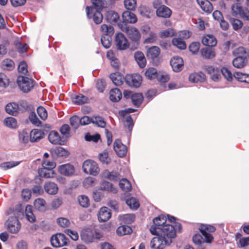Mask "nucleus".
Here are the masks:
<instances>
[{
    "instance_id": "1",
    "label": "nucleus",
    "mask_w": 249,
    "mask_h": 249,
    "mask_svg": "<svg viewBox=\"0 0 249 249\" xmlns=\"http://www.w3.org/2000/svg\"><path fill=\"white\" fill-rule=\"evenodd\" d=\"M198 230L200 234L196 233L193 236L192 240L194 244H201L202 242H205L207 244H211L213 240V235L210 233L216 230V228L212 225L201 224Z\"/></svg>"
},
{
    "instance_id": "2",
    "label": "nucleus",
    "mask_w": 249,
    "mask_h": 249,
    "mask_svg": "<svg viewBox=\"0 0 249 249\" xmlns=\"http://www.w3.org/2000/svg\"><path fill=\"white\" fill-rule=\"evenodd\" d=\"M182 228V225L180 223L175 222L174 225L168 223L162 226L161 229L158 228V231L155 235L164 237L171 243L173 239L176 237L177 232H180Z\"/></svg>"
},
{
    "instance_id": "3",
    "label": "nucleus",
    "mask_w": 249,
    "mask_h": 249,
    "mask_svg": "<svg viewBox=\"0 0 249 249\" xmlns=\"http://www.w3.org/2000/svg\"><path fill=\"white\" fill-rule=\"evenodd\" d=\"M122 30L125 33L128 38L130 40V49L134 51L139 47L141 38V35L138 29L134 27L124 26L121 27Z\"/></svg>"
},
{
    "instance_id": "4",
    "label": "nucleus",
    "mask_w": 249,
    "mask_h": 249,
    "mask_svg": "<svg viewBox=\"0 0 249 249\" xmlns=\"http://www.w3.org/2000/svg\"><path fill=\"white\" fill-rule=\"evenodd\" d=\"M102 237L101 233L95 229L87 228L83 230L81 233V238L86 243L92 242L96 239H100Z\"/></svg>"
},
{
    "instance_id": "5",
    "label": "nucleus",
    "mask_w": 249,
    "mask_h": 249,
    "mask_svg": "<svg viewBox=\"0 0 249 249\" xmlns=\"http://www.w3.org/2000/svg\"><path fill=\"white\" fill-rule=\"evenodd\" d=\"M17 83L20 89L24 93L30 91L34 86L33 79L22 75L18 77Z\"/></svg>"
},
{
    "instance_id": "6",
    "label": "nucleus",
    "mask_w": 249,
    "mask_h": 249,
    "mask_svg": "<svg viewBox=\"0 0 249 249\" xmlns=\"http://www.w3.org/2000/svg\"><path fill=\"white\" fill-rule=\"evenodd\" d=\"M7 229L11 233H17L21 229V224L16 216H10L5 222Z\"/></svg>"
},
{
    "instance_id": "7",
    "label": "nucleus",
    "mask_w": 249,
    "mask_h": 249,
    "mask_svg": "<svg viewBox=\"0 0 249 249\" xmlns=\"http://www.w3.org/2000/svg\"><path fill=\"white\" fill-rule=\"evenodd\" d=\"M82 167L83 171L88 174L96 176L99 172L97 163L91 160H85L83 163Z\"/></svg>"
},
{
    "instance_id": "8",
    "label": "nucleus",
    "mask_w": 249,
    "mask_h": 249,
    "mask_svg": "<svg viewBox=\"0 0 249 249\" xmlns=\"http://www.w3.org/2000/svg\"><path fill=\"white\" fill-rule=\"evenodd\" d=\"M171 243L164 237L157 235L153 237L150 242V247L152 249H163Z\"/></svg>"
},
{
    "instance_id": "9",
    "label": "nucleus",
    "mask_w": 249,
    "mask_h": 249,
    "mask_svg": "<svg viewBox=\"0 0 249 249\" xmlns=\"http://www.w3.org/2000/svg\"><path fill=\"white\" fill-rule=\"evenodd\" d=\"M232 15L233 16L239 15L244 20H249V10L243 8L238 4H234L231 6Z\"/></svg>"
},
{
    "instance_id": "10",
    "label": "nucleus",
    "mask_w": 249,
    "mask_h": 249,
    "mask_svg": "<svg viewBox=\"0 0 249 249\" xmlns=\"http://www.w3.org/2000/svg\"><path fill=\"white\" fill-rule=\"evenodd\" d=\"M153 225L150 228V232L152 235H156L158 231V228H162V227L167 225V218L163 215H160L153 219Z\"/></svg>"
},
{
    "instance_id": "11",
    "label": "nucleus",
    "mask_w": 249,
    "mask_h": 249,
    "mask_svg": "<svg viewBox=\"0 0 249 249\" xmlns=\"http://www.w3.org/2000/svg\"><path fill=\"white\" fill-rule=\"evenodd\" d=\"M126 84L132 88H138L142 81V76L139 74H127L124 78Z\"/></svg>"
},
{
    "instance_id": "12",
    "label": "nucleus",
    "mask_w": 249,
    "mask_h": 249,
    "mask_svg": "<svg viewBox=\"0 0 249 249\" xmlns=\"http://www.w3.org/2000/svg\"><path fill=\"white\" fill-rule=\"evenodd\" d=\"M115 43L116 48L119 50H124L127 49L130 44L129 43L127 38L122 33H117L115 35Z\"/></svg>"
},
{
    "instance_id": "13",
    "label": "nucleus",
    "mask_w": 249,
    "mask_h": 249,
    "mask_svg": "<svg viewBox=\"0 0 249 249\" xmlns=\"http://www.w3.org/2000/svg\"><path fill=\"white\" fill-rule=\"evenodd\" d=\"M68 239L62 233H56L51 238V245L55 248H59L67 245Z\"/></svg>"
},
{
    "instance_id": "14",
    "label": "nucleus",
    "mask_w": 249,
    "mask_h": 249,
    "mask_svg": "<svg viewBox=\"0 0 249 249\" xmlns=\"http://www.w3.org/2000/svg\"><path fill=\"white\" fill-rule=\"evenodd\" d=\"M153 6L157 9L156 14L157 16L164 18H168L171 16L172 11L168 7L165 5L159 6L158 1H154Z\"/></svg>"
},
{
    "instance_id": "15",
    "label": "nucleus",
    "mask_w": 249,
    "mask_h": 249,
    "mask_svg": "<svg viewBox=\"0 0 249 249\" xmlns=\"http://www.w3.org/2000/svg\"><path fill=\"white\" fill-rule=\"evenodd\" d=\"M113 149L117 156L123 158L126 156L127 148V147L123 144L120 139L115 140L113 143Z\"/></svg>"
},
{
    "instance_id": "16",
    "label": "nucleus",
    "mask_w": 249,
    "mask_h": 249,
    "mask_svg": "<svg viewBox=\"0 0 249 249\" xmlns=\"http://www.w3.org/2000/svg\"><path fill=\"white\" fill-rule=\"evenodd\" d=\"M170 65L174 71L179 72L183 68L184 62L181 57L175 56L171 59Z\"/></svg>"
},
{
    "instance_id": "17",
    "label": "nucleus",
    "mask_w": 249,
    "mask_h": 249,
    "mask_svg": "<svg viewBox=\"0 0 249 249\" xmlns=\"http://www.w3.org/2000/svg\"><path fill=\"white\" fill-rule=\"evenodd\" d=\"M203 69L211 75V78L213 81H216L219 80L220 77V71L218 68L211 65H204Z\"/></svg>"
},
{
    "instance_id": "18",
    "label": "nucleus",
    "mask_w": 249,
    "mask_h": 249,
    "mask_svg": "<svg viewBox=\"0 0 249 249\" xmlns=\"http://www.w3.org/2000/svg\"><path fill=\"white\" fill-rule=\"evenodd\" d=\"M86 12L88 17L89 18H93L95 23L98 24L102 22L103 16L101 11H94L93 13L90 10L89 6L86 7Z\"/></svg>"
},
{
    "instance_id": "19",
    "label": "nucleus",
    "mask_w": 249,
    "mask_h": 249,
    "mask_svg": "<svg viewBox=\"0 0 249 249\" xmlns=\"http://www.w3.org/2000/svg\"><path fill=\"white\" fill-rule=\"evenodd\" d=\"M58 171L61 175L69 177L73 175L75 169L72 165L67 163L60 165L58 167Z\"/></svg>"
},
{
    "instance_id": "20",
    "label": "nucleus",
    "mask_w": 249,
    "mask_h": 249,
    "mask_svg": "<svg viewBox=\"0 0 249 249\" xmlns=\"http://www.w3.org/2000/svg\"><path fill=\"white\" fill-rule=\"evenodd\" d=\"M111 216L110 210L107 207H102L98 213V218L100 222H105L107 221Z\"/></svg>"
},
{
    "instance_id": "21",
    "label": "nucleus",
    "mask_w": 249,
    "mask_h": 249,
    "mask_svg": "<svg viewBox=\"0 0 249 249\" xmlns=\"http://www.w3.org/2000/svg\"><path fill=\"white\" fill-rule=\"evenodd\" d=\"M44 131L41 129H34L30 134V141L32 142H37L43 138Z\"/></svg>"
},
{
    "instance_id": "22",
    "label": "nucleus",
    "mask_w": 249,
    "mask_h": 249,
    "mask_svg": "<svg viewBox=\"0 0 249 249\" xmlns=\"http://www.w3.org/2000/svg\"><path fill=\"white\" fill-rule=\"evenodd\" d=\"M6 112L12 116H17L19 113V106L18 104L11 102L7 104L5 107Z\"/></svg>"
},
{
    "instance_id": "23",
    "label": "nucleus",
    "mask_w": 249,
    "mask_h": 249,
    "mask_svg": "<svg viewBox=\"0 0 249 249\" xmlns=\"http://www.w3.org/2000/svg\"><path fill=\"white\" fill-rule=\"evenodd\" d=\"M160 50L158 46H152L149 48L147 50L146 56L148 58L154 61L157 59L160 54Z\"/></svg>"
},
{
    "instance_id": "24",
    "label": "nucleus",
    "mask_w": 249,
    "mask_h": 249,
    "mask_svg": "<svg viewBox=\"0 0 249 249\" xmlns=\"http://www.w3.org/2000/svg\"><path fill=\"white\" fill-rule=\"evenodd\" d=\"M189 80L192 83L203 82L206 80L205 74L200 71L199 72H194L190 74Z\"/></svg>"
},
{
    "instance_id": "25",
    "label": "nucleus",
    "mask_w": 249,
    "mask_h": 249,
    "mask_svg": "<svg viewBox=\"0 0 249 249\" xmlns=\"http://www.w3.org/2000/svg\"><path fill=\"white\" fill-rule=\"evenodd\" d=\"M109 77L113 83L116 86H121L124 82V75L120 72L112 73L109 75Z\"/></svg>"
},
{
    "instance_id": "26",
    "label": "nucleus",
    "mask_w": 249,
    "mask_h": 249,
    "mask_svg": "<svg viewBox=\"0 0 249 249\" xmlns=\"http://www.w3.org/2000/svg\"><path fill=\"white\" fill-rule=\"evenodd\" d=\"M48 140L50 142L54 144H63V141L61 140L59 133L55 131H52L49 134Z\"/></svg>"
},
{
    "instance_id": "27",
    "label": "nucleus",
    "mask_w": 249,
    "mask_h": 249,
    "mask_svg": "<svg viewBox=\"0 0 249 249\" xmlns=\"http://www.w3.org/2000/svg\"><path fill=\"white\" fill-rule=\"evenodd\" d=\"M196 1L203 11L207 13H211L213 11V6L209 0H196Z\"/></svg>"
},
{
    "instance_id": "28",
    "label": "nucleus",
    "mask_w": 249,
    "mask_h": 249,
    "mask_svg": "<svg viewBox=\"0 0 249 249\" xmlns=\"http://www.w3.org/2000/svg\"><path fill=\"white\" fill-rule=\"evenodd\" d=\"M202 43L205 46H214L217 44V40L213 35H205L202 38Z\"/></svg>"
},
{
    "instance_id": "29",
    "label": "nucleus",
    "mask_w": 249,
    "mask_h": 249,
    "mask_svg": "<svg viewBox=\"0 0 249 249\" xmlns=\"http://www.w3.org/2000/svg\"><path fill=\"white\" fill-rule=\"evenodd\" d=\"M122 18L125 23H135L137 21L136 16L133 13L126 11L123 12Z\"/></svg>"
},
{
    "instance_id": "30",
    "label": "nucleus",
    "mask_w": 249,
    "mask_h": 249,
    "mask_svg": "<svg viewBox=\"0 0 249 249\" xmlns=\"http://www.w3.org/2000/svg\"><path fill=\"white\" fill-rule=\"evenodd\" d=\"M38 173L40 177L46 178H53L55 174L53 170L44 167L39 169Z\"/></svg>"
},
{
    "instance_id": "31",
    "label": "nucleus",
    "mask_w": 249,
    "mask_h": 249,
    "mask_svg": "<svg viewBox=\"0 0 249 249\" xmlns=\"http://www.w3.org/2000/svg\"><path fill=\"white\" fill-rule=\"evenodd\" d=\"M134 58L140 67L143 68L146 64V60L144 54L141 51H137L134 53Z\"/></svg>"
},
{
    "instance_id": "32",
    "label": "nucleus",
    "mask_w": 249,
    "mask_h": 249,
    "mask_svg": "<svg viewBox=\"0 0 249 249\" xmlns=\"http://www.w3.org/2000/svg\"><path fill=\"white\" fill-rule=\"evenodd\" d=\"M122 97V93L118 88L112 89L109 92V99L114 102L119 101Z\"/></svg>"
},
{
    "instance_id": "33",
    "label": "nucleus",
    "mask_w": 249,
    "mask_h": 249,
    "mask_svg": "<svg viewBox=\"0 0 249 249\" xmlns=\"http://www.w3.org/2000/svg\"><path fill=\"white\" fill-rule=\"evenodd\" d=\"M44 189L48 194L54 195L57 193L58 188L55 183L48 181L45 184Z\"/></svg>"
},
{
    "instance_id": "34",
    "label": "nucleus",
    "mask_w": 249,
    "mask_h": 249,
    "mask_svg": "<svg viewBox=\"0 0 249 249\" xmlns=\"http://www.w3.org/2000/svg\"><path fill=\"white\" fill-rule=\"evenodd\" d=\"M200 52L202 56L208 59H212L215 56L214 49L212 47H205L202 48Z\"/></svg>"
},
{
    "instance_id": "35",
    "label": "nucleus",
    "mask_w": 249,
    "mask_h": 249,
    "mask_svg": "<svg viewBox=\"0 0 249 249\" xmlns=\"http://www.w3.org/2000/svg\"><path fill=\"white\" fill-rule=\"evenodd\" d=\"M72 100L74 104L78 105H82L88 103L89 101L87 97L80 93L74 95L72 97Z\"/></svg>"
},
{
    "instance_id": "36",
    "label": "nucleus",
    "mask_w": 249,
    "mask_h": 249,
    "mask_svg": "<svg viewBox=\"0 0 249 249\" xmlns=\"http://www.w3.org/2000/svg\"><path fill=\"white\" fill-rule=\"evenodd\" d=\"M92 6H90V10L92 13L94 11H102L105 7V2L103 0H91Z\"/></svg>"
},
{
    "instance_id": "37",
    "label": "nucleus",
    "mask_w": 249,
    "mask_h": 249,
    "mask_svg": "<svg viewBox=\"0 0 249 249\" xmlns=\"http://www.w3.org/2000/svg\"><path fill=\"white\" fill-rule=\"evenodd\" d=\"M247 57L242 56L236 57L232 61V64L234 67L237 68H242L247 64Z\"/></svg>"
},
{
    "instance_id": "38",
    "label": "nucleus",
    "mask_w": 249,
    "mask_h": 249,
    "mask_svg": "<svg viewBox=\"0 0 249 249\" xmlns=\"http://www.w3.org/2000/svg\"><path fill=\"white\" fill-rule=\"evenodd\" d=\"M107 20L110 23H116L120 19L119 14L114 11H109L107 13Z\"/></svg>"
},
{
    "instance_id": "39",
    "label": "nucleus",
    "mask_w": 249,
    "mask_h": 249,
    "mask_svg": "<svg viewBox=\"0 0 249 249\" xmlns=\"http://www.w3.org/2000/svg\"><path fill=\"white\" fill-rule=\"evenodd\" d=\"M103 174L105 178L114 181H117L120 177V174L117 171L109 172L108 170H105Z\"/></svg>"
},
{
    "instance_id": "40",
    "label": "nucleus",
    "mask_w": 249,
    "mask_h": 249,
    "mask_svg": "<svg viewBox=\"0 0 249 249\" xmlns=\"http://www.w3.org/2000/svg\"><path fill=\"white\" fill-rule=\"evenodd\" d=\"M35 208L39 211H44L46 208L45 200L41 198H38L35 200L34 202Z\"/></svg>"
},
{
    "instance_id": "41",
    "label": "nucleus",
    "mask_w": 249,
    "mask_h": 249,
    "mask_svg": "<svg viewBox=\"0 0 249 249\" xmlns=\"http://www.w3.org/2000/svg\"><path fill=\"white\" fill-rule=\"evenodd\" d=\"M120 187L125 192H129L132 189V185L130 181L126 178H122L119 182Z\"/></svg>"
},
{
    "instance_id": "42",
    "label": "nucleus",
    "mask_w": 249,
    "mask_h": 249,
    "mask_svg": "<svg viewBox=\"0 0 249 249\" xmlns=\"http://www.w3.org/2000/svg\"><path fill=\"white\" fill-rule=\"evenodd\" d=\"M132 231V230L131 228L127 225L121 226L119 227L116 230L117 233L119 236L129 234L131 233Z\"/></svg>"
},
{
    "instance_id": "43",
    "label": "nucleus",
    "mask_w": 249,
    "mask_h": 249,
    "mask_svg": "<svg viewBox=\"0 0 249 249\" xmlns=\"http://www.w3.org/2000/svg\"><path fill=\"white\" fill-rule=\"evenodd\" d=\"M143 100V97L142 93H135L131 96V101L133 104L137 107L140 106Z\"/></svg>"
},
{
    "instance_id": "44",
    "label": "nucleus",
    "mask_w": 249,
    "mask_h": 249,
    "mask_svg": "<svg viewBox=\"0 0 249 249\" xmlns=\"http://www.w3.org/2000/svg\"><path fill=\"white\" fill-rule=\"evenodd\" d=\"M25 214L27 220L29 222L34 223L36 221V217L33 213L31 205H28L26 206L25 208Z\"/></svg>"
},
{
    "instance_id": "45",
    "label": "nucleus",
    "mask_w": 249,
    "mask_h": 249,
    "mask_svg": "<svg viewBox=\"0 0 249 249\" xmlns=\"http://www.w3.org/2000/svg\"><path fill=\"white\" fill-rule=\"evenodd\" d=\"M144 75L148 79L152 80L157 78L158 73L154 68H149L145 71Z\"/></svg>"
},
{
    "instance_id": "46",
    "label": "nucleus",
    "mask_w": 249,
    "mask_h": 249,
    "mask_svg": "<svg viewBox=\"0 0 249 249\" xmlns=\"http://www.w3.org/2000/svg\"><path fill=\"white\" fill-rule=\"evenodd\" d=\"M233 76L238 81L249 83V74L239 72H235Z\"/></svg>"
},
{
    "instance_id": "47",
    "label": "nucleus",
    "mask_w": 249,
    "mask_h": 249,
    "mask_svg": "<svg viewBox=\"0 0 249 249\" xmlns=\"http://www.w3.org/2000/svg\"><path fill=\"white\" fill-rule=\"evenodd\" d=\"M111 36L107 35H102L101 41L104 48L108 49L111 46L112 42Z\"/></svg>"
},
{
    "instance_id": "48",
    "label": "nucleus",
    "mask_w": 249,
    "mask_h": 249,
    "mask_svg": "<svg viewBox=\"0 0 249 249\" xmlns=\"http://www.w3.org/2000/svg\"><path fill=\"white\" fill-rule=\"evenodd\" d=\"M1 67L3 70L11 71L14 68L15 63L11 59H5L2 62Z\"/></svg>"
},
{
    "instance_id": "49",
    "label": "nucleus",
    "mask_w": 249,
    "mask_h": 249,
    "mask_svg": "<svg viewBox=\"0 0 249 249\" xmlns=\"http://www.w3.org/2000/svg\"><path fill=\"white\" fill-rule=\"evenodd\" d=\"M3 123L6 126L11 128H16L17 127V120L15 118L12 117L6 118L4 120Z\"/></svg>"
},
{
    "instance_id": "50",
    "label": "nucleus",
    "mask_w": 249,
    "mask_h": 249,
    "mask_svg": "<svg viewBox=\"0 0 249 249\" xmlns=\"http://www.w3.org/2000/svg\"><path fill=\"white\" fill-rule=\"evenodd\" d=\"M14 45L18 51L21 53H26L28 49L27 44H22L18 39H17L14 41Z\"/></svg>"
},
{
    "instance_id": "51",
    "label": "nucleus",
    "mask_w": 249,
    "mask_h": 249,
    "mask_svg": "<svg viewBox=\"0 0 249 249\" xmlns=\"http://www.w3.org/2000/svg\"><path fill=\"white\" fill-rule=\"evenodd\" d=\"M101 187L103 189L109 192L116 193L117 192L116 188L113 186V184L107 181L103 182Z\"/></svg>"
},
{
    "instance_id": "52",
    "label": "nucleus",
    "mask_w": 249,
    "mask_h": 249,
    "mask_svg": "<svg viewBox=\"0 0 249 249\" xmlns=\"http://www.w3.org/2000/svg\"><path fill=\"white\" fill-rule=\"evenodd\" d=\"M101 31L103 33V35H107L109 36H112L114 30V28L111 25H107L104 24L101 26Z\"/></svg>"
},
{
    "instance_id": "53",
    "label": "nucleus",
    "mask_w": 249,
    "mask_h": 249,
    "mask_svg": "<svg viewBox=\"0 0 249 249\" xmlns=\"http://www.w3.org/2000/svg\"><path fill=\"white\" fill-rule=\"evenodd\" d=\"M173 44L181 50H184L186 48V45L184 41L180 38H175L172 40Z\"/></svg>"
},
{
    "instance_id": "54",
    "label": "nucleus",
    "mask_w": 249,
    "mask_h": 249,
    "mask_svg": "<svg viewBox=\"0 0 249 249\" xmlns=\"http://www.w3.org/2000/svg\"><path fill=\"white\" fill-rule=\"evenodd\" d=\"M78 201L81 206L87 208L89 206V200L88 196L85 195H81L78 197Z\"/></svg>"
},
{
    "instance_id": "55",
    "label": "nucleus",
    "mask_w": 249,
    "mask_h": 249,
    "mask_svg": "<svg viewBox=\"0 0 249 249\" xmlns=\"http://www.w3.org/2000/svg\"><path fill=\"white\" fill-rule=\"evenodd\" d=\"M100 161L103 164H108L111 162V159L108 156V152L104 151L99 155Z\"/></svg>"
},
{
    "instance_id": "56",
    "label": "nucleus",
    "mask_w": 249,
    "mask_h": 249,
    "mask_svg": "<svg viewBox=\"0 0 249 249\" xmlns=\"http://www.w3.org/2000/svg\"><path fill=\"white\" fill-rule=\"evenodd\" d=\"M233 54L236 57L242 56L243 57H247L248 55L245 48L243 47H239L235 49L233 51Z\"/></svg>"
},
{
    "instance_id": "57",
    "label": "nucleus",
    "mask_w": 249,
    "mask_h": 249,
    "mask_svg": "<svg viewBox=\"0 0 249 249\" xmlns=\"http://www.w3.org/2000/svg\"><path fill=\"white\" fill-rule=\"evenodd\" d=\"M54 154L58 157H67L69 153L62 147L58 146L53 150Z\"/></svg>"
},
{
    "instance_id": "58",
    "label": "nucleus",
    "mask_w": 249,
    "mask_h": 249,
    "mask_svg": "<svg viewBox=\"0 0 249 249\" xmlns=\"http://www.w3.org/2000/svg\"><path fill=\"white\" fill-rule=\"evenodd\" d=\"M37 113L39 117L42 120H46L48 117V113L46 109L42 106H39L37 108Z\"/></svg>"
},
{
    "instance_id": "59",
    "label": "nucleus",
    "mask_w": 249,
    "mask_h": 249,
    "mask_svg": "<svg viewBox=\"0 0 249 249\" xmlns=\"http://www.w3.org/2000/svg\"><path fill=\"white\" fill-rule=\"evenodd\" d=\"M29 119L33 124L37 126L41 125V122L37 117L35 112H31L29 116Z\"/></svg>"
},
{
    "instance_id": "60",
    "label": "nucleus",
    "mask_w": 249,
    "mask_h": 249,
    "mask_svg": "<svg viewBox=\"0 0 249 249\" xmlns=\"http://www.w3.org/2000/svg\"><path fill=\"white\" fill-rule=\"evenodd\" d=\"M231 22L232 26V27L234 30H238L241 29L243 25V23L242 21L236 18H232L231 19Z\"/></svg>"
},
{
    "instance_id": "61",
    "label": "nucleus",
    "mask_w": 249,
    "mask_h": 249,
    "mask_svg": "<svg viewBox=\"0 0 249 249\" xmlns=\"http://www.w3.org/2000/svg\"><path fill=\"white\" fill-rule=\"evenodd\" d=\"M124 5L127 10H134L136 7V0H125Z\"/></svg>"
},
{
    "instance_id": "62",
    "label": "nucleus",
    "mask_w": 249,
    "mask_h": 249,
    "mask_svg": "<svg viewBox=\"0 0 249 249\" xmlns=\"http://www.w3.org/2000/svg\"><path fill=\"white\" fill-rule=\"evenodd\" d=\"M126 203L131 208L137 209L140 206L139 202L133 197L127 199Z\"/></svg>"
},
{
    "instance_id": "63",
    "label": "nucleus",
    "mask_w": 249,
    "mask_h": 249,
    "mask_svg": "<svg viewBox=\"0 0 249 249\" xmlns=\"http://www.w3.org/2000/svg\"><path fill=\"white\" fill-rule=\"evenodd\" d=\"M9 84V79L7 76L2 73H0V86L7 87Z\"/></svg>"
},
{
    "instance_id": "64",
    "label": "nucleus",
    "mask_w": 249,
    "mask_h": 249,
    "mask_svg": "<svg viewBox=\"0 0 249 249\" xmlns=\"http://www.w3.org/2000/svg\"><path fill=\"white\" fill-rule=\"evenodd\" d=\"M41 165L42 167L49 168L52 170H53L56 166L55 162L47 160H43L42 161Z\"/></svg>"
}]
</instances>
